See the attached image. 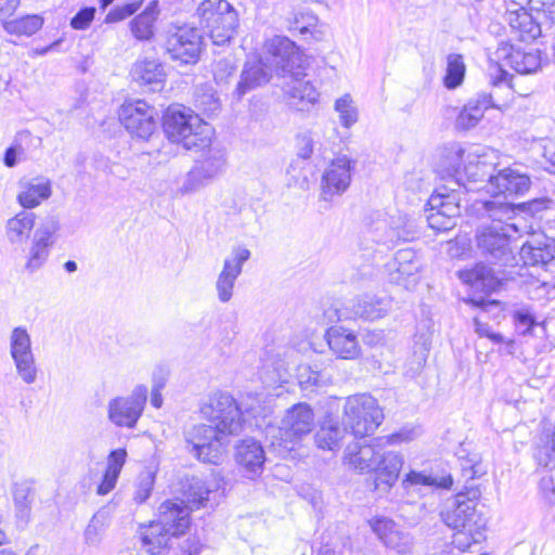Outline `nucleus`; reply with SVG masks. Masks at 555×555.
Instances as JSON below:
<instances>
[{"label":"nucleus","instance_id":"obj_1","mask_svg":"<svg viewBox=\"0 0 555 555\" xmlns=\"http://www.w3.org/2000/svg\"><path fill=\"white\" fill-rule=\"evenodd\" d=\"M202 415L209 424L193 426L185 434L190 452L201 462L220 464L230 444V437L243 429L241 409L229 393L217 392L201 406Z\"/></svg>","mask_w":555,"mask_h":555},{"label":"nucleus","instance_id":"obj_2","mask_svg":"<svg viewBox=\"0 0 555 555\" xmlns=\"http://www.w3.org/2000/svg\"><path fill=\"white\" fill-rule=\"evenodd\" d=\"M193 507L183 501H166L158 508V520L141 531V545L152 555L165 548L171 537H181L191 525Z\"/></svg>","mask_w":555,"mask_h":555},{"label":"nucleus","instance_id":"obj_3","mask_svg":"<svg viewBox=\"0 0 555 555\" xmlns=\"http://www.w3.org/2000/svg\"><path fill=\"white\" fill-rule=\"evenodd\" d=\"M167 138L185 150H205L211 143L212 127L182 105H170L163 115Z\"/></svg>","mask_w":555,"mask_h":555},{"label":"nucleus","instance_id":"obj_4","mask_svg":"<svg viewBox=\"0 0 555 555\" xmlns=\"http://www.w3.org/2000/svg\"><path fill=\"white\" fill-rule=\"evenodd\" d=\"M314 427V413L307 403H298L289 408L280 426H268L266 438L273 451L286 457L299 441L309 435Z\"/></svg>","mask_w":555,"mask_h":555},{"label":"nucleus","instance_id":"obj_5","mask_svg":"<svg viewBox=\"0 0 555 555\" xmlns=\"http://www.w3.org/2000/svg\"><path fill=\"white\" fill-rule=\"evenodd\" d=\"M383 420V411L371 395L358 393L345 399L341 421L354 437L372 435Z\"/></svg>","mask_w":555,"mask_h":555},{"label":"nucleus","instance_id":"obj_6","mask_svg":"<svg viewBox=\"0 0 555 555\" xmlns=\"http://www.w3.org/2000/svg\"><path fill=\"white\" fill-rule=\"evenodd\" d=\"M481 492L478 488L466 487V492H460L448 499L440 512L442 521L452 529H469L475 531L486 529L487 519L477 509V500Z\"/></svg>","mask_w":555,"mask_h":555},{"label":"nucleus","instance_id":"obj_7","mask_svg":"<svg viewBox=\"0 0 555 555\" xmlns=\"http://www.w3.org/2000/svg\"><path fill=\"white\" fill-rule=\"evenodd\" d=\"M202 24L209 29L214 44L229 42L238 26V17L234 8L225 0H203L197 8Z\"/></svg>","mask_w":555,"mask_h":555},{"label":"nucleus","instance_id":"obj_8","mask_svg":"<svg viewBox=\"0 0 555 555\" xmlns=\"http://www.w3.org/2000/svg\"><path fill=\"white\" fill-rule=\"evenodd\" d=\"M519 231V224L483 225L476 236L477 246L482 256L493 264H512L515 257L511 247V232Z\"/></svg>","mask_w":555,"mask_h":555},{"label":"nucleus","instance_id":"obj_9","mask_svg":"<svg viewBox=\"0 0 555 555\" xmlns=\"http://www.w3.org/2000/svg\"><path fill=\"white\" fill-rule=\"evenodd\" d=\"M456 158L465 162L463 172L459 168L454 169V183L459 186L457 190L461 191V188H463L466 192L474 191L473 186L465 184L464 179H466L468 183L485 182L486 189L488 188L495 169L494 160L496 157L493 151L475 146L468 151L466 155L464 151L460 150L456 153Z\"/></svg>","mask_w":555,"mask_h":555},{"label":"nucleus","instance_id":"obj_10","mask_svg":"<svg viewBox=\"0 0 555 555\" xmlns=\"http://www.w3.org/2000/svg\"><path fill=\"white\" fill-rule=\"evenodd\" d=\"M268 62L276 76L285 78L307 68V59L300 48L286 36H273L264 43Z\"/></svg>","mask_w":555,"mask_h":555},{"label":"nucleus","instance_id":"obj_11","mask_svg":"<svg viewBox=\"0 0 555 555\" xmlns=\"http://www.w3.org/2000/svg\"><path fill=\"white\" fill-rule=\"evenodd\" d=\"M462 191L446 185L439 186L428 199V225L436 231H449L461 215Z\"/></svg>","mask_w":555,"mask_h":555},{"label":"nucleus","instance_id":"obj_12","mask_svg":"<svg viewBox=\"0 0 555 555\" xmlns=\"http://www.w3.org/2000/svg\"><path fill=\"white\" fill-rule=\"evenodd\" d=\"M9 350L17 376L27 385L34 384L38 377V367L33 352L31 338L25 326H16L11 331Z\"/></svg>","mask_w":555,"mask_h":555},{"label":"nucleus","instance_id":"obj_13","mask_svg":"<svg viewBox=\"0 0 555 555\" xmlns=\"http://www.w3.org/2000/svg\"><path fill=\"white\" fill-rule=\"evenodd\" d=\"M202 30L188 25L176 27L167 38L166 49L171 59L183 64H195L204 49Z\"/></svg>","mask_w":555,"mask_h":555},{"label":"nucleus","instance_id":"obj_14","mask_svg":"<svg viewBox=\"0 0 555 555\" xmlns=\"http://www.w3.org/2000/svg\"><path fill=\"white\" fill-rule=\"evenodd\" d=\"M544 17L543 11L532 9L529 11L514 1L507 3L504 15L512 33L525 42L534 41L542 36V18Z\"/></svg>","mask_w":555,"mask_h":555},{"label":"nucleus","instance_id":"obj_15","mask_svg":"<svg viewBox=\"0 0 555 555\" xmlns=\"http://www.w3.org/2000/svg\"><path fill=\"white\" fill-rule=\"evenodd\" d=\"M250 258V250L236 246L224 259L221 272L216 281V291L219 301L225 304L231 300L237 278L242 273L243 264Z\"/></svg>","mask_w":555,"mask_h":555},{"label":"nucleus","instance_id":"obj_16","mask_svg":"<svg viewBox=\"0 0 555 555\" xmlns=\"http://www.w3.org/2000/svg\"><path fill=\"white\" fill-rule=\"evenodd\" d=\"M351 182V162L347 156L332 160L325 168L321 179L320 198L330 202L334 196H340Z\"/></svg>","mask_w":555,"mask_h":555},{"label":"nucleus","instance_id":"obj_17","mask_svg":"<svg viewBox=\"0 0 555 555\" xmlns=\"http://www.w3.org/2000/svg\"><path fill=\"white\" fill-rule=\"evenodd\" d=\"M389 309L390 302L387 298L363 295L350 300L343 309L337 310V318L338 320L361 318L373 321L384 317Z\"/></svg>","mask_w":555,"mask_h":555},{"label":"nucleus","instance_id":"obj_18","mask_svg":"<svg viewBox=\"0 0 555 555\" xmlns=\"http://www.w3.org/2000/svg\"><path fill=\"white\" fill-rule=\"evenodd\" d=\"M386 267L391 283L402 285L406 289H411L417 284L421 264L413 249L398 250L393 260Z\"/></svg>","mask_w":555,"mask_h":555},{"label":"nucleus","instance_id":"obj_19","mask_svg":"<svg viewBox=\"0 0 555 555\" xmlns=\"http://www.w3.org/2000/svg\"><path fill=\"white\" fill-rule=\"evenodd\" d=\"M495 56L502 65L509 66L519 74H532L541 67L538 50H525L508 42H501Z\"/></svg>","mask_w":555,"mask_h":555},{"label":"nucleus","instance_id":"obj_20","mask_svg":"<svg viewBox=\"0 0 555 555\" xmlns=\"http://www.w3.org/2000/svg\"><path fill=\"white\" fill-rule=\"evenodd\" d=\"M306 69H300L299 73H294L285 77L283 90L287 96L291 106L298 111H306L310 105L317 103L319 92L315 87L306 80Z\"/></svg>","mask_w":555,"mask_h":555},{"label":"nucleus","instance_id":"obj_21","mask_svg":"<svg viewBox=\"0 0 555 555\" xmlns=\"http://www.w3.org/2000/svg\"><path fill=\"white\" fill-rule=\"evenodd\" d=\"M531 186L530 177L513 168L500 170L492 177L487 188L488 193L495 196L525 195Z\"/></svg>","mask_w":555,"mask_h":555},{"label":"nucleus","instance_id":"obj_22","mask_svg":"<svg viewBox=\"0 0 555 555\" xmlns=\"http://www.w3.org/2000/svg\"><path fill=\"white\" fill-rule=\"evenodd\" d=\"M235 461L241 473L255 479L263 472L266 455L262 446L254 439H245L235 448Z\"/></svg>","mask_w":555,"mask_h":555},{"label":"nucleus","instance_id":"obj_23","mask_svg":"<svg viewBox=\"0 0 555 555\" xmlns=\"http://www.w3.org/2000/svg\"><path fill=\"white\" fill-rule=\"evenodd\" d=\"M330 350L339 359L354 360L361 354L358 336L343 326H331L325 334Z\"/></svg>","mask_w":555,"mask_h":555},{"label":"nucleus","instance_id":"obj_24","mask_svg":"<svg viewBox=\"0 0 555 555\" xmlns=\"http://www.w3.org/2000/svg\"><path fill=\"white\" fill-rule=\"evenodd\" d=\"M370 526L378 539L387 546L396 550L400 554L410 552L412 539L409 533L388 518H375L370 521Z\"/></svg>","mask_w":555,"mask_h":555},{"label":"nucleus","instance_id":"obj_25","mask_svg":"<svg viewBox=\"0 0 555 555\" xmlns=\"http://www.w3.org/2000/svg\"><path fill=\"white\" fill-rule=\"evenodd\" d=\"M107 416L118 427H134L139 418V396L133 391L130 396L112 399L107 404Z\"/></svg>","mask_w":555,"mask_h":555},{"label":"nucleus","instance_id":"obj_26","mask_svg":"<svg viewBox=\"0 0 555 555\" xmlns=\"http://www.w3.org/2000/svg\"><path fill=\"white\" fill-rule=\"evenodd\" d=\"M520 258L525 264H547L555 259V240L539 235L522 244Z\"/></svg>","mask_w":555,"mask_h":555},{"label":"nucleus","instance_id":"obj_27","mask_svg":"<svg viewBox=\"0 0 555 555\" xmlns=\"http://www.w3.org/2000/svg\"><path fill=\"white\" fill-rule=\"evenodd\" d=\"M51 194V182L47 178L36 177L20 182L17 202L22 207L31 209L48 199Z\"/></svg>","mask_w":555,"mask_h":555},{"label":"nucleus","instance_id":"obj_28","mask_svg":"<svg viewBox=\"0 0 555 555\" xmlns=\"http://www.w3.org/2000/svg\"><path fill=\"white\" fill-rule=\"evenodd\" d=\"M378 454L377 446L352 442L347 446L344 460L350 468L360 473H369L377 467Z\"/></svg>","mask_w":555,"mask_h":555},{"label":"nucleus","instance_id":"obj_29","mask_svg":"<svg viewBox=\"0 0 555 555\" xmlns=\"http://www.w3.org/2000/svg\"><path fill=\"white\" fill-rule=\"evenodd\" d=\"M272 72L261 61L247 62L234 90L236 99L240 100L250 90L267 83L271 78Z\"/></svg>","mask_w":555,"mask_h":555},{"label":"nucleus","instance_id":"obj_30","mask_svg":"<svg viewBox=\"0 0 555 555\" xmlns=\"http://www.w3.org/2000/svg\"><path fill=\"white\" fill-rule=\"evenodd\" d=\"M459 278L476 292L492 293L501 286L502 278L495 275L494 271L487 266L479 263L469 270L459 272Z\"/></svg>","mask_w":555,"mask_h":555},{"label":"nucleus","instance_id":"obj_31","mask_svg":"<svg viewBox=\"0 0 555 555\" xmlns=\"http://www.w3.org/2000/svg\"><path fill=\"white\" fill-rule=\"evenodd\" d=\"M126 459L127 451L124 448L115 449L108 453L101 481L96 487L98 495H106L115 489Z\"/></svg>","mask_w":555,"mask_h":555},{"label":"nucleus","instance_id":"obj_32","mask_svg":"<svg viewBox=\"0 0 555 555\" xmlns=\"http://www.w3.org/2000/svg\"><path fill=\"white\" fill-rule=\"evenodd\" d=\"M346 426L340 427L333 418H325L314 435V442L319 449L338 451L347 434Z\"/></svg>","mask_w":555,"mask_h":555},{"label":"nucleus","instance_id":"obj_33","mask_svg":"<svg viewBox=\"0 0 555 555\" xmlns=\"http://www.w3.org/2000/svg\"><path fill=\"white\" fill-rule=\"evenodd\" d=\"M403 465V457L396 452H380L377 457L376 488L378 482L384 483L387 488H391L399 477V473Z\"/></svg>","mask_w":555,"mask_h":555},{"label":"nucleus","instance_id":"obj_34","mask_svg":"<svg viewBox=\"0 0 555 555\" xmlns=\"http://www.w3.org/2000/svg\"><path fill=\"white\" fill-rule=\"evenodd\" d=\"M166 74L157 59L145 57L141 62V93L160 92L164 89Z\"/></svg>","mask_w":555,"mask_h":555},{"label":"nucleus","instance_id":"obj_35","mask_svg":"<svg viewBox=\"0 0 555 555\" xmlns=\"http://www.w3.org/2000/svg\"><path fill=\"white\" fill-rule=\"evenodd\" d=\"M452 483L453 479L451 475L437 477L433 476L431 474H426L425 472L416 470H411L409 474L405 475L404 479L402 480V487L406 491H421L423 488L450 489Z\"/></svg>","mask_w":555,"mask_h":555},{"label":"nucleus","instance_id":"obj_36","mask_svg":"<svg viewBox=\"0 0 555 555\" xmlns=\"http://www.w3.org/2000/svg\"><path fill=\"white\" fill-rule=\"evenodd\" d=\"M35 214L28 211H20L10 218L5 225L8 240L13 244H21L29 236L35 225Z\"/></svg>","mask_w":555,"mask_h":555},{"label":"nucleus","instance_id":"obj_37","mask_svg":"<svg viewBox=\"0 0 555 555\" xmlns=\"http://www.w3.org/2000/svg\"><path fill=\"white\" fill-rule=\"evenodd\" d=\"M209 493L210 490L205 481L196 476L186 477L182 483V501L193 508L203 506Z\"/></svg>","mask_w":555,"mask_h":555},{"label":"nucleus","instance_id":"obj_38","mask_svg":"<svg viewBox=\"0 0 555 555\" xmlns=\"http://www.w3.org/2000/svg\"><path fill=\"white\" fill-rule=\"evenodd\" d=\"M482 207L491 220V224H517L516 222H509L516 214V207L513 204L501 201L495 196L491 201L483 202Z\"/></svg>","mask_w":555,"mask_h":555},{"label":"nucleus","instance_id":"obj_39","mask_svg":"<svg viewBox=\"0 0 555 555\" xmlns=\"http://www.w3.org/2000/svg\"><path fill=\"white\" fill-rule=\"evenodd\" d=\"M42 25L43 17L39 14H27L18 18L3 22V28L7 33L27 37L36 34Z\"/></svg>","mask_w":555,"mask_h":555},{"label":"nucleus","instance_id":"obj_40","mask_svg":"<svg viewBox=\"0 0 555 555\" xmlns=\"http://www.w3.org/2000/svg\"><path fill=\"white\" fill-rule=\"evenodd\" d=\"M109 525V516L105 509L98 511L87 525L83 539L90 546H98L103 540L105 530Z\"/></svg>","mask_w":555,"mask_h":555},{"label":"nucleus","instance_id":"obj_41","mask_svg":"<svg viewBox=\"0 0 555 555\" xmlns=\"http://www.w3.org/2000/svg\"><path fill=\"white\" fill-rule=\"evenodd\" d=\"M288 28L298 30L301 35L310 34L315 41H322L325 37L324 26L319 25L318 17L312 14H295L294 22L289 23Z\"/></svg>","mask_w":555,"mask_h":555},{"label":"nucleus","instance_id":"obj_42","mask_svg":"<svg viewBox=\"0 0 555 555\" xmlns=\"http://www.w3.org/2000/svg\"><path fill=\"white\" fill-rule=\"evenodd\" d=\"M224 164V154L221 151L209 150L208 154L205 155L203 159L198 160L194 168L208 181L222 171Z\"/></svg>","mask_w":555,"mask_h":555},{"label":"nucleus","instance_id":"obj_43","mask_svg":"<svg viewBox=\"0 0 555 555\" xmlns=\"http://www.w3.org/2000/svg\"><path fill=\"white\" fill-rule=\"evenodd\" d=\"M466 67L463 56L460 54H450L447 60V73L443 83L447 89H455L462 85L465 77Z\"/></svg>","mask_w":555,"mask_h":555},{"label":"nucleus","instance_id":"obj_44","mask_svg":"<svg viewBox=\"0 0 555 555\" xmlns=\"http://www.w3.org/2000/svg\"><path fill=\"white\" fill-rule=\"evenodd\" d=\"M120 124L132 137H139V101L127 100L118 111Z\"/></svg>","mask_w":555,"mask_h":555},{"label":"nucleus","instance_id":"obj_45","mask_svg":"<svg viewBox=\"0 0 555 555\" xmlns=\"http://www.w3.org/2000/svg\"><path fill=\"white\" fill-rule=\"evenodd\" d=\"M158 1L152 0L147 7L141 12V43L144 41V46L141 49H146L147 42L154 36V23L158 15Z\"/></svg>","mask_w":555,"mask_h":555},{"label":"nucleus","instance_id":"obj_46","mask_svg":"<svg viewBox=\"0 0 555 555\" xmlns=\"http://www.w3.org/2000/svg\"><path fill=\"white\" fill-rule=\"evenodd\" d=\"M548 461L544 464L540 489L544 498L555 504V453L547 454Z\"/></svg>","mask_w":555,"mask_h":555},{"label":"nucleus","instance_id":"obj_47","mask_svg":"<svg viewBox=\"0 0 555 555\" xmlns=\"http://www.w3.org/2000/svg\"><path fill=\"white\" fill-rule=\"evenodd\" d=\"M335 111L343 127L350 128L358 120V109L350 94H344L335 101Z\"/></svg>","mask_w":555,"mask_h":555},{"label":"nucleus","instance_id":"obj_48","mask_svg":"<svg viewBox=\"0 0 555 555\" xmlns=\"http://www.w3.org/2000/svg\"><path fill=\"white\" fill-rule=\"evenodd\" d=\"M196 106L207 114H214L219 111L221 104L218 95L210 86H199L195 91Z\"/></svg>","mask_w":555,"mask_h":555},{"label":"nucleus","instance_id":"obj_49","mask_svg":"<svg viewBox=\"0 0 555 555\" xmlns=\"http://www.w3.org/2000/svg\"><path fill=\"white\" fill-rule=\"evenodd\" d=\"M470 529H454L456 532L453 535L452 544L460 551H466L473 544H478L485 539V529H478L476 532L473 528Z\"/></svg>","mask_w":555,"mask_h":555},{"label":"nucleus","instance_id":"obj_50","mask_svg":"<svg viewBox=\"0 0 555 555\" xmlns=\"http://www.w3.org/2000/svg\"><path fill=\"white\" fill-rule=\"evenodd\" d=\"M464 106L480 120L488 108H500V105L494 101L493 93L487 92L477 93L475 96L470 98Z\"/></svg>","mask_w":555,"mask_h":555},{"label":"nucleus","instance_id":"obj_51","mask_svg":"<svg viewBox=\"0 0 555 555\" xmlns=\"http://www.w3.org/2000/svg\"><path fill=\"white\" fill-rule=\"evenodd\" d=\"M141 139L150 138L158 128L159 112L141 101Z\"/></svg>","mask_w":555,"mask_h":555},{"label":"nucleus","instance_id":"obj_52","mask_svg":"<svg viewBox=\"0 0 555 555\" xmlns=\"http://www.w3.org/2000/svg\"><path fill=\"white\" fill-rule=\"evenodd\" d=\"M459 460L461 462L463 475L467 480L479 478L487 473L485 466L481 464L480 455L477 453L462 455L460 452Z\"/></svg>","mask_w":555,"mask_h":555},{"label":"nucleus","instance_id":"obj_53","mask_svg":"<svg viewBox=\"0 0 555 555\" xmlns=\"http://www.w3.org/2000/svg\"><path fill=\"white\" fill-rule=\"evenodd\" d=\"M430 344L427 339L417 341L414 347L413 358L409 363L406 373L414 377L425 366L429 353Z\"/></svg>","mask_w":555,"mask_h":555},{"label":"nucleus","instance_id":"obj_54","mask_svg":"<svg viewBox=\"0 0 555 555\" xmlns=\"http://www.w3.org/2000/svg\"><path fill=\"white\" fill-rule=\"evenodd\" d=\"M168 376V370L164 365H158L153 371L152 375V391H151V403L154 408L158 409L163 404V398L160 390L164 388Z\"/></svg>","mask_w":555,"mask_h":555},{"label":"nucleus","instance_id":"obj_55","mask_svg":"<svg viewBox=\"0 0 555 555\" xmlns=\"http://www.w3.org/2000/svg\"><path fill=\"white\" fill-rule=\"evenodd\" d=\"M235 72L236 66L231 59H221L216 61L212 66L215 82L220 87H227Z\"/></svg>","mask_w":555,"mask_h":555},{"label":"nucleus","instance_id":"obj_56","mask_svg":"<svg viewBox=\"0 0 555 555\" xmlns=\"http://www.w3.org/2000/svg\"><path fill=\"white\" fill-rule=\"evenodd\" d=\"M297 378L304 390H309L312 387H320L325 384L323 375L306 364L297 367Z\"/></svg>","mask_w":555,"mask_h":555},{"label":"nucleus","instance_id":"obj_57","mask_svg":"<svg viewBox=\"0 0 555 555\" xmlns=\"http://www.w3.org/2000/svg\"><path fill=\"white\" fill-rule=\"evenodd\" d=\"M59 230V222L55 218H49L43 221L35 231L33 243L51 247L53 245V235Z\"/></svg>","mask_w":555,"mask_h":555},{"label":"nucleus","instance_id":"obj_58","mask_svg":"<svg viewBox=\"0 0 555 555\" xmlns=\"http://www.w3.org/2000/svg\"><path fill=\"white\" fill-rule=\"evenodd\" d=\"M49 254L50 247L33 243L29 250L28 261L26 263V269L31 272L38 270L47 261Z\"/></svg>","mask_w":555,"mask_h":555},{"label":"nucleus","instance_id":"obj_59","mask_svg":"<svg viewBox=\"0 0 555 555\" xmlns=\"http://www.w3.org/2000/svg\"><path fill=\"white\" fill-rule=\"evenodd\" d=\"M158 472V462L156 460H152L146 466H145V477H141V502L146 500L151 491L153 489L154 479Z\"/></svg>","mask_w":555,"mask_h":555},{"label":"nucleus","instance_id":"obj_60","mask_svg":"<svg viewBox=\"0 0 555 555\" xmlns=\"http://www.w3.org/2000/svg\"><path fill=\"white\" fill-rule=\"evenodd\" d=\"M421 435V428L417 426L403 427L399 431L389 435L386 439L389 444H400L410 442Z\"/></svg>","mask_w":555,"mask_h":555},{"label":"nucleus","instance_id":"obj_61","mask_svg":"<svg viewBox=\"0 0 555 555\" xmlns=\"http://www.w3.org/2000/svg\"><path fill=\"white\" fill-rule=\"evenodd\" d=\"M206 181L207 180L199 175L198 170L193 168L185 177L179 191L181 194H190L196 192L205 184Z\"/></svg>","mask_w":555,"mask_h":555},{"label":"nucleus","instance_id":"obj_62","mask_svg":"<svg viewBox=\"0 0 555 555\" xmlns=\"http://www.w3.org/2000/svg\"><path fill=\"white\" fill-rule=\"evenodd\" d=\"M314 141L310 132H304L297 137L298 156L304 159L311 157L313 153Z\"/></svg>","mask_w":555,"mask_h":555},{"label":"nucleus","instance_id":"obj_63","mask_svg":"<svg viewBox=\"0 0 555 555\" xmlns=\"http://www.w3.org/2000/svg\"><path fill=\"white\" fill-rule=\"evenodd\" d=\"M95 9L85 8L80 10L70 21L74 29H86L94 18Z\"/></svg>","mask_w":555,"mask_h":555},{"label":"nucleus","instance_id":"obj_64","mask_svg":"<svg viewBox=\"0 0 555 555\" xmlns=\"http://www.w3.org/2000/svg\"><path fill=\"white\" fill-rule=\"evenodd\" d=\"M137 10H138L137 3H128L122 7L116 8L106 15L105 22L114 23V22L121 21L128 16H131Z\"/></svg>","mask_w":555,"mask_h":555}]
</instances>
